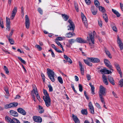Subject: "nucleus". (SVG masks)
<instances>
[{
	"label": "nucleus",
	"mask_w": 123,
	"mask_h": 123,
	"mask_svg": "<svg viewBox=\"0 0 123 123\" xmlns=\"http://www.w3.org/2000/svg\"><path fill=\"white\" fill-rule=\"evenodd\" d=\"M112 12L116 15L117 17H119L121 15L116 10H114L113 9H112Z\"/></svg>",
	"instance_id": "obj_27"
},
{
	"label": "nucleus",
	"mask_w": 123,
	"mask_h": 123,
	"mask_svg": "<svg viewBox=\"0 0 123 123\" xmlns=\"http://www.w3.org/2000/svg\"><path fill=\"white\" fill-rule=\"evenodd\" d=\"M112 29L114 31H115L116 32H117V30L116 27L113 26L112 27Z\"/></svg>",
	"instance_id": "obj_60"
},
{
	"label": "nucleus",
	"mask_w": 123,
	"mask_h": 123,
	"mask_svg": "<svg viewBox=\"0 0 123 123\" xmlns=\"http://www.w3.org/2000/svg\"><path fill=\"white\" fill-rule=\"evenodd\" d=\"M39 112L40 113H42L44 112V110L42 107L40 106V105H38Z\"/></svg>",
	"instance_id": "obj_29"
},
{
	"label": "nucleus",
	"mask_w": 123,
	"mask_h": 123,
	"mask_svg": "<svg viewBox=\"0 0 123 123\" xmlns=\"http://www.w3.org/2000/svg\"><path fill=\"white\" fill-rule=\"evenodd\" d=\"M96 106L99 109L101 108V107L99 105L98 103H96L95 104Z\"/></svg>",
	"instance_id": "obj_63"
},
{
	"label": "nucleus",
	"mask_w": 123,
	"mask_h": 123,
	"mask_svg": "<svg viewBox=\"0 0 123 123\" xmlns=\"http://www.w3.org/2000/svg\"><path fill=\"white\" fill-rule=\"evenodd\" d=\"M32 92H33L36 95L37 93H38V92L37 91V88H36V89H35V88H34L32 90Z\"/></svg>",
	"instance_id": "obj_47"
},
{
	"label": "nucleus",
	"mask_w": 123,
	"mask_h": 123,
	"mask_svg": "<svg viewBox=\"0 0 123 123\" xmlns=\"http://www.w3.org/2000/svg\"><path fill=\"white\" fill-rule=\"evenodd\" d=\"M100 95V96H99V97L100 98V100H101V102L103 103L104 104H105V102H104V98H103V96H101V95Z\"/></svg>",
	"instance_id": "obj_50"
},
{
	"label": "nucleus",
	"mask_w": 123,
	"mask_h": 123,
	"mask_svg": "<svg viewBox=\"0 0 123 123\" xmlns=\"http://www.w3.org/2000/svg\"><path fill=\"white\" fill-rule=\"evenodd\" d=\"M9 112L10 114L12 116L15 117H18V113L16 111L11 110Z\"/></svg>",
	"instance_id": "obj_20"
},
{
	"label": "nucleus",
	"mask_w": 123,
	"mask_h": 123,
	"mask_svg": "<svg viewBox=\"0 0 123 123\" xmlns=\"http://www.w3.org/2000/svg\"><path fill=\"white\" fill-rule=\"evenodd\" d=\"M105 52L108 57L110 58H111L112 56L111 55L110 53L108 50L106 49L105 50Z\"/></svg>",
	"instance_id": "obj_34"
},
{
	"label": "nucleus",
	"mask_w": 123,
	"mask_h": 123,
	"mask_svg": "<svg viewBox=\"0 0 123 123\" xmlns=\"http://www.w3.org/2000/svg\"><path fill=\"white\" fill-rule=\"evenodd\" d=\"M76 41L77 42L81 43H86V40L80 37L77 38Z\"/></svg>",
	"instance_id": "obj_11"
},
{
	"label": "nucleus",
	"mask_w": 123,
	"mask_h": 123,
	"mask_svg": "<svg viewBox=\"0 0 123 123\" xmlns=\"http://www.w3.org/2000/svg\"><path fill=\"white\" fill-rule=\"evenodd\" d=\"M114 65L116 69L118 72L120 74V77L122 78L123 77L119 65L117 62H115L114 63Z\"/></svg>",
	"instance_id": "obj_5"
},
{
	"label": "nucleus",
	"mask_w": 123,
	"mask_h": 123,
	"mask_svg": "<svg viewBox=\"0 0 123 123\" xmlns=\"http://www.w3.org/2000/svg\"><path fill=\"white\" fill-rule=\"evenodd\" d=\"M90 61L93 63H98L100 62V60L97 58H87Z\"/></svg>",
	"instance_id": "obj_8"
},
{
	"label": "nucleus",
	"mask_w": 123,
	"mask_h": 123,
	"mask_svg": "<svg viewBox=\"0 0 123 123\" xmlns=\"http://www.w3.org/2000/svg\"><path fill=\"white\" fill-rule=\"evenodd\" d=\"M55 42L58 46L60 47L61 46H62V45L58 41H55Z\"/></svg>",
	"instance_id": "obj_61"
},
{
	"label": "nucleus",
	"mask_w": 123,
	"mask_h": 123,
	"mask_svg": "<svg viewBox=\"0 0 123 123\" xmlns=\"http://www.w3.org/2000/svg\"><path fill=\"white\" fill-rule=\"evenodd\" d=\"M108 80L109 82L112 85H114L115 84V81L113 80V79L110 76H109L108 77Z\"/></svg>",
	"instance_id": "obj_22"
},
{
	"label": "nucleus",
	"mask_w": 123,
	"mask_h": 123,
	"mask_svg": "<svg viewBox=\"0 0 123 123\" xmlns=\"http://www.w3.org/2000/svg\"><path fill=\"white\" fill-rule=\"evenodd\" d=\"M17 10V8L15 7L14 8L12 13V14L11 16V18L12 19L14 18L16 14Z\"/></svg>",
	"instance_id": "obj_15"
},
{
	"label": "nucleus",
	"mask_w": 123,
	"mask_h": 123,
	"mask_svg": "<svg viewBox=\"0 0 123 123\" xmlns=\"http://www.w3.org/2000/svg\"><path fill=\"white\" fill-rule=\"evenodd\" d=\"M37 11L39 12L41 15L43 14V11L40 8H39L38 9Z\"/></svg>",
	"instance_id": "obj_51"
},
{
	"label": "nucleus",
	"mask_w": 123,
	"mask_h": 123,
	"mask_svg": "<svg viewBox=\"0 0 123 123\" xmlns=\"http://www.w3.org/2000/svg\"><path fill=\"white\" fill-rule=\"evenodd\" d=\"M89 110L91 113L93 114H94V109L92 105L91 102H90L89 103Z\"/></svg>",
	"instance_id": "obj_13"
},
{
	"label": "nucleus",
	"mask_w": 123,
	"mask_h": 123,
	"mask_svg": "<svg viewBox=\"0 0 123 123\" xmlns=\"http://www.w3.org/2000/svg\"><path fill=\"white\" fill-rule=\"evenodd\" d=\"M120 6L121 8V9L122 10L123 12V4L121 3H120Z\"/></svg>",
	"instance_id": "obj_64"
},
{
	"label": "nucleus",
	"mask_w": 123,
	"mask_h": 123,
	"mask_svg": "<svg viewBox=\"0 0 123 123\" xmlns=\"http://www.w3.org/2000/svg\"><path fill=\"white\" fill-rule=\"evenodd\" d=\"M117 41L118 44L121 50H122L123 49V44L122 42L121 41L119 37L118 36L117 38Z\"/></svg>",
	"instance_id": "obj_16"
},
{
	"label": "nucleus",
	"mask_w": 123,
	"mask_h": 123,
	"mask_svg": "<svg viewBox=\"0 0 123 123\" xmlns=\"http://www.w3.org/2000/svg\"><path fill=\"white\" fill-rule=\"evenodd\" d=\"M106 70L107 69L105 68H104L103 69H102L100 71L101 72L104 73L105 74Z\"/></svg>",
	"instance_id": "obj_52"
},
{
	"label": "nucleus",
	"mask_w": 123,
	"mask_h": 123,
	"mask_svg": "<svg viewBox=\"0 0 123 123\" xmlns=\"http://www.w3.org/2000/svg\"><path fill=\"white\" fill-rule=\"evenodd\" d=\"M89 36L90 37H87V40L89 41L90 39L92 43L93 44H94V42L93 36H92V34H89Z\"/></svg>",
	"instance_id": "obj_18"
},
{
	"label": "nucleus",
	"mask_w": 123,
	"mask_h": 123,
	"mask_svg": "<svg viewBox=\"0 0 123 123\" xmlns=\"http://www.w3.org/2000/svg\"><path fill=\"white\" fill-rule=\"evenodd\" d=\"M71 87L72 88L73 90H74V92L75 93H77V91L75 90V88L74 87V86L73 84H71Z\"/></svg>",
	"instance_id": "obj_53"
},
{
	"label": "nucleus",
	"mask_w": 123,
	"mask_h": 123,
	"mask_svg": "<svg viewBox=\"0 0 123 123\" xmlns=\"http://www.w3.org/2000/svg\"><path fill=\"white\" fill-rule=\"evenodd\" d=\"M81 15L82 21L84 23L86 27L87 26V21L86 18L82 12L81 13Z\"/></svg>",
	"instance_id": "obj_14"
},
{
	"label": "nucleus",
	"mask_w": 123,
	"mask_h": 123,
	"mask_svg": "<svg viewBox=\"0 0 123 123\" xmlns=\"http://www.w3.org/2000/svg\"><path fill=\"white\" fill-rule=\"evenodd\" d=\"M103 16L105 22L106 23H107L108 21V18L106 13H104L103 14Z\"/></svg>",
	"instance_id": "obj_28"
},
{
	"label": "nucleus",
	"mask_w": 123,
	"mask_h": 123,
	"mask_svg": "<svg viewBox=\"0 0 123 123\" xmlns=\"http://www.w3.org/2000/svg\"><path fill=\"white\" fill-rule=\"evenodd\" d=\"M3 69L5 71V73L6 74H8L9 73V71L8 68L6 66H4Z\"/></svg>",
	"instance_id": "obj_36"
},
{
	"label": "nucleus",
	"mask_w": 123,
	"mask_h": 123,
	"mask_svg": "<svg viewBox=\"0 0 123 123\" xmlns=\"http://www.w3.org/2000/svg\"><path fill=\"white\" fill-rule=\"evenodd\" d=\"M33 118L34 121L37 123H41L42 122V118L39 116H34Z\"/></svg>",
	"instance_id": "obj_12"
},
{
	"label": "nucleus",
	"mask_w": 123,
	"mask_h": 123,
	"mask_svg": "<svg viewBox=\"0 0 123 123\" xmlns=\"http://www.w3.org/2000/svg\"><path fill=\"white\" fill-rule=\"evenodd\" d=\"M6 121L9 123H20L18 119L13 117L11 119L8 116H6L5 117Z\"/></svg>",
	"instance_id": "obj_3"
},
{
	"label": "nucleus",
	"mask_w": 123,
	"mask_h": 123,
	"mask_svg": "<svg viewBox=\"0 0 123 123\" xmlns=\"http://www.w3.org/2000/svg\"><path fill=\"white\" fill-rule=\"evenodd\" d=\"M72 117L75 123H80V122L78 118L74 114L72 115Z\"/></svg>",
	"instance_id": "obj_21"
},
{
	"label": "nucleus",
	"mask_w": 123,
	"mask_h": 123,
	"mask_svg": "<svg viewBox=\"0 0 123 123\" xmlns=\"http://www.w3.org/2000/svg\"><path fill=\"white\" fill-rule=\"evenodd\" d=\"M79 64L80 70L81 74L82 75H84V69L82 68V63L80 61L79 62Z\"/></svg>",
	"instance_id": "obj_23"
},
{
	"label": "nucleus",
	"mask_w": 123,
	"mask_h": 123,
	"mask_svg": "<svg viewBox=\"0 0 123 123\" xmlns=\"http://www.w3.org/2000/svg\"><path fill=\"white\" fill-rule=\"evenodd\" d=\"M10 43L11 44H13L14 43V41L12 39H11L10 38H7Z\"/></svg>",
	"instance_id": "obj_38"
},
{
	"label": "nucleus",
	"mask_w": 123,
	"mask_h": 123,
	"mask_svg": "<svg viewBox=\"0 0 123 123\" xmlns=\"http://www.w3.org/2000/svg\"><path fill=\"white\" fill-rule=\"evenodd\" d=\"M75 41V40L74 39H71L69 40L68 42L70 44H72Z\"/></svg>",
	"instance_id": "obj_45"
},
{
	"label": "nucleus",
	"mask_w": 123,
	"mask_h": 123,
	"mask_svg": "<svg viewBox=\"0 0 123 123\" xmlns=\"http://www.w3.org/2000/svg\"><path fill=\"white\" fill-rule=\"evenodd\" d=\"M119 85L121 87L123 86V79H121L119 81Z\"/></svg>",
	"instance_id": "obj_44"
},
{
	"label": "nucleus",
	"mask_w": 123,
	"mask_h": 123,
	"mask_svg": "<svg viewBox=\"0 0 123 123\" xmlns=\"http://www.w3.org/2000/svg\"><path fill=\"white\" fill-rule=\"evenodd\" d=\"M5 109H7L9 108H11V107L10 106V104H9L6 105L5 106Z\"/></svg>",
	"instance_id": "obj_58"
},
{
	"label": "nucleus",
	"mask_w": 123,
	"mask_h": 123,
	"mask_svg": "<svg viewBox=\"0 0 123 123\" xmlns=\"http://www.w3.org/2000/svg\"><path fill=\"white\" fill-rule=\"evenodd\" d=\"M0 26L2 28H4L3 25V21L2 18H0Z\"/></svg>",
	"instance_id": "obj_35"
},
{
	"label": "nucleus",
	"mask_w": 123,
	"mask_h": 123,
	"mask_svg": "<svg viewBox=\"0 0 123 123\" xmlns=\"http://www.w3.org/2000/svg\"><path fill=\"white\" fill-rule=\"evenodd\" d=\"M57 79L59 82L61 84L63 83V81L62 78L60 77L59 76L57 77Z\"/></svg>",
	"instance_id": "obj_42"
},
{
	"label": "nucleus",
	"mask_w": 123,
	"mask_h": 123,
	"mask_svg": "<svg viewBox=\"0 0 123 123\" xmlns=\"http://www.w3.org/2000/svg\"><path fill=\"white\" fill-rule=\"evenodd\" d=\"M41 76L42 77V79L44 82L45 80V76L44 74L42 73L41 74Z\"/></svg>",
	"instance_id": "obj_55"
},
{
	"label": "nucleus",
	"mask_w": 123,
	"mask_h": 123,
	"mask_svg": "<svg viewBox=\"0 0 123 123\" xmlns=\"http://www.w3.org/2000/svg\"><path fill=\"white\" fill-rule=\"evenodd\" d=\"M86 77L88 80H90L91 79V76L90 74H87Z\"/></svg>",
	"instance_id": "obj_57"
},
{
	"label": "nucleus",
	"mask_w": 123,
	"mask_h": 123,
	"mask_svg": "<svg viewBox=\"0 0 123 123\" xmlns=\"http://www.w3.org/2000/svg\"><path fill=\"white\" fill-rule=\"evenodd\" d=\"M81 112L82 114L86 115L87 114V109H82L81 111Z\"/></svg>",
	"instance_id": "obj_30"
},
{
	"label": "nucleus",
	"mask_w": 123,
	"mask_h": 123,
	"mask_svg": "<svg viewBox=\"0 0 123 123\" xmlns=\"http://www.w3.org/2000/svg\"><path fill=\"white\" fill-rule=\"evenodd\" d=\"M48 87L49 88V91L50 92H52L53 91V89L52 87L50 85H48Z\"/></svg>",
	"instance_id": "obj_48"
},
{
	"label": "nucleus",
	"mask_w": 123,
	"mask_h": 123,
	"mask_svg": "<svg viewBox=\"0 0 123 123\" xmlns=\"http://www.w3.org/2000/svg\"><path fill=\"white\" fill-rule=\"evenodd\" d=\"M47 70L48 77L52 82H54L55 80L54 78V72L53 70L49 68H47Z\"/></svg>",
	"instance_id": "obj_2"
},
{
	"label": "nucleus",
	"mask_w": 123,
	"mask_h": 123,
	"mask_svg": "<svg viewBox=\"0 0 123 123\" xmlns=\"http://www.w3.org/2000/svg\"><path fill=\"white\" fill-rule=\"evenodd\" d=\"M67 28L68 30L72 31L73 32L75 28L74 24L69 25L67 26Z\"/></svg>",
	"instance_id": "obj_19"
},
{
	"label": "nucleus",
	"mask_w": 123,
	"mask_h": 123,
	"mask_svg": "<svg viewBox=\"0 0 123 123\" xmlns=\"http://www.w3.org/2000/svg\"><path fill=\"white\" fill-rule=\"evenodd\" d=\"M66 60L67 61V62H68L70 63L71 64L72 62L71 60L68 57L66 59Z\"/></svg>",
	"instance_id": "obj_54"
},
{
	"label": "nucleus",
	"mask_w": 123,
	"mask_h": 123,
	"mask_svg": "<svg viewBox=\"0 0 123 123\" xmlns=\"http://www.w3.org/2000/svg\"><path fill=\"white\" fill-rule=\"evenodd\" d=\"M89 85L91 87V89L92 91V93L93 95H94L95 94V92H94L95 88L93 85H92V83H89Z\"/></svg>",
	"instance_id": "obj_25"
},
{
	"label": "nucleus",
	"mask_w": 123,
	"mask_h": 123,
	"mask_svg": "<svg viewBox=\"0 0 123 123\" xmlns=\"http://www.w3.org/2000/svg\"><path fill=\"white\" fill-rule=\"evenodd\" d=\"M68 23L70 24L69 25L74 24V23H73L72 20L70 19L68 20Z\"/></svg>",
	"instance_id": "obj_59"
},
{
	"label": "nucleus",
	"mask_w": 123,
	"mask_h": 123,
	"mask_svg": "<svg viewBox=\"0 0 123 123\" xmlns=\"http://www.w3.org/2000/svg\"><path fill=\"white\" fill-rule=\"evenodd\" d=\"M79 91L80 92H82L83 90V87L81 84H80L79 85Z\"/></svg>",
	"instance_id": "obj_46"
},
{
	"label": "nucleus",
	"mask_w": 123,
	"mask_h": 123,
	"mask_svg": "<svg viewBox=\"0 0 123 123\" xmlns=\"http://www.w3.org/2000/svg\"><path fill=\"white\" fill-rule=\"evenodd\" d=\"M74 6L76 11L78 12L79 11L77 3L75 2H74Z\"/></svg>",
	"instance_id": "obj_37"
},
{
	"label": "nucleus",
	"mask_w": 123,
	"mask_h": 123,
	"mask_svg": "<svg viewBox=\"0 0 123 123\" xmlns=\"http://www.w3.org/2000/svg\"><path fill=\"white\" fill-rule=\"evenodd\" d=\"M94 3L96 7H98V6L99 5V3L98 1L97 0H95L94 1Z\"/></svg>",
	"instance_id": "obj_43"
},
{
	"label": "nucleus",
	"mask_w": 123,
	"mask_h": 123,
	"mask_svg": "<svg viewBox=\"0 0 123 123\" xmlns=\"http://www.w3.org/2000/svg\"><path fill=\"white\" fill-rule=\"evenodd\" d=\"M25 26L26 27L27 29H29L30 26L29 19L28 15L25 16Z\"/></svg>",
	"instance_id": "obj_7"
},
{
	"label": "nucleus",
	"mask_w": 123,
	"mask_h": 123,
	"mask_svg": "<svg viewBox=\"0 0 123 123\" xmlns=\"http://www.w3.org/2000/svg\"><path fill=\"white\" fill-rule=\"evenodd\" d=\"M35 47L37 48L38 49H39V50L40 51H41L42 49V48L39 45L37 44L35 46Z\"/></svg>",
	"instance_id": "obj_49"
},
{
	"label": "nucleus",
	"mask_w": 123,
	"mask_h": 123,
	"mask_svg": "<svg viewBox=\"0 0 123 123\" xmlns=\"http://www.w3.org/2000/svg\"><path fill=\"white\" fill-rule=\"evenodd\" d=\"M100 90L99 93V96L101 95V96H105L106 95V93L105 91L106 89L102 85H101L100 87Z\"/></svg>",
	"instance_id": "obj_4"
},
{
	"label": "nucleus",
	"mask_w": 123,
	"mask_h": 123,
	"mask_svg": "<svg viewBox=\"0 0 123 123\" xmlns=\"http://www.w3.org/2000/svg\"><path fill=\"white\" fill-rule=\"evenodd\" d=\"M14 31V30H11V32L10 33L9 36L8 35H6V37L7 38H10V37L12 36L13 32Z\"/></svg>",
	"instance_id": "obj_39"
},
{
	"label": "nucleus",
	"mask_w": 123,
	"mask_h": 123,
	"mask_svg": "<svg viewBox=\"0 0 123 123\" xmlns=\"http://www.w3.org/2000/svg\"><path fill=\"white\" fill-rule=\"evenodd\" d=\"M104 61L105 64L107 67L109 68L110 70L113 71V70L112 69L113 67L112 65H110L111 64L110 62L108 60L106 59H104Z\"/></svg>",
	"instance_id": "obj_6"
},
{
	"label": "nucleus",
	"mask_w": 123,
	"mask_h": 123,
	"mask_svg": "<svg viewBox=\"0 0 123 123\" xmlns=\"http://www.w3.org/2000/svg\"><path fill=\"white\" fill-rule=\"evenodd\" d=\"M18 59L23 63L25 64L26 63V62L24 60H23L22 58L20 57H18Z\"/></svg>",
	"instance_id": "obj_41"
},
{
	"label": "nucleus",
	"mask_w": 123,
	"mask_h": 123,
	"mask_svg": "<svg viewBox=\"0 0 123 123\" xmlns=\"http://www.w3.org/2000/svg\"><path fill=\"white\" fill-rule=\"evenodd\" d=\"M10 105L11 108L17 106L18 105V103L17 102H13L10 104Z\"/></svg>",
	"instance_id": "obj_31"
},
{
	"label": "nucleus",
	"mask_w": 123,
	"mask_h": 123,
	"mask_svg": "<svg viewBox=\"0 0 123 123\" xmlns=\"http://www.w3.org/2000/svg\"><path fill=\"white\" fill-rule=\"evenodd\" d=\"M84 61L85 63L88 66H92V63L89 62L87 60L84 59Z\"/></svg>",
	"instance_id": "obj_32"
},
{
	"label": "nucleus",
	"mask_w": 123,
	"mask_h": 123,
	"mask_svg": "<svg viewBox=\"0 0 123 123\" xmlns=\"http://www.w3.org/2000/svg\"><path fill=\"white\" fill-rule=\"evenodd\" d=\"M43 92L45 96H43V99L45 102L46 106L47 107H49L51 105L50 98L46 90L44 89Z\"/></svg>",
	"instance_id": "obj_1"
},
{
	"label": "nucleus",
	"mask_w": 123,
	"mask_h": 123,
	"mask_svg": "<svg viewBox=\"0 0 123 123\" xmlns=\"http://www.w3.org/2000/svg\"><path fill=\"white\" fill-rule=\"evenodd\" d=\"M6 29L9 31L10 28V19L7 17H6Z\"/></svg>",
	"instance_id": "obj_9"
},
{
	"label": "nucleus",
	"mask_w": 123,
	"mask_h": 123,
	"mask_svg": "<svg viewBox=\"0 0 123 123\" xmlns=\"http://www.w3.org/2000/svg\"><path fill=\"white\" fill-rule=\"evenodd\" d=\"M62 16L64 20L65 21H67L69 18V16L65 14H62Z\"/></svg>",
	"instance_id": "obj_26"
},
{
	"label": "nucleus",
	"mask_w": 123,
	"mask_h": 123,
	"mask_svg": "<svg viewBox=\"0 0 123 123\" xmlns=\"http://www.w3.org/2000/svg\"><path fill=\"white\" fill-rule=\"evenodd\" d=\"M97 8L94 6H92L91 7V11L92 14L94 15H96L97 12Z\"/></svg>",
	"instance_id": "obj_10"
},
{
	"label": "nucleus",
	"mask_w": 123,
	"mask_h": 123,
	"mask_svg": "<svg viewBox=\"0 0 123 123\" xmlns=\"http://www.w3.org/2000/svg\"><path fill=\"white\" fill-rule=\"evenodd\" d=\"M98 7L99 8V10L102 12H104L105 11L104 8L102 6H98Z\"/></svg>",
	"instance_id": "obj_33"
},
{
	"label": "nucleus",
	"mask_w": 123,
	"mask_h": 123,
	"mask_svg": "<svg viewBox=\"0 0 123 123\" xmlns=\"http://www.w3.org/2000/svg\"><path fill=\"white\" fill-rule=\"evenodd\" d=\"M73 35L72 32H69L67 33L66 37H68L70 38Z\"/></svg>",
	"instance_id": "obj_40"
},
{
	"label": "nucleus",
	"mask_w": 123,
	"mask_h": 123,
	"mask_svg": "<svg viewBox=\"0 0 123 123\" xmlns=\"http://www.w3.org/2000/svg\"><path fill=\"white\" fill-rule=\"evenodd\" d=\"M56 41H61L63 40L62 38L61 37H58L56 38Z\"/></svg>",
	"instance_id": "obj_62"
},
{
	"label": "nucleus",
	"mask_w": 123,
	"mask_h": 123,
	"mask_svg": "<svg viewBox=\"0 0 123 123\" xmlns=\"http://www.w3.org/2000/svg\"><path fill=\"white\" fill-rule=\"evenodd\" d=\"M17 111L18 112L23 115L25 116L26 115V112L25 111L21 108H19L18 109Z\"/></svg>",
	"instance_id": "obj_17"
},
{
	"label": "nucleus",
	"mask_w": 123,
	"mask_h": 123,
	"mask_svg": "<svg viewBox=\"0 0 123 123\" xmlns=\"http://www.w3.org/2000/svg\"><path fill=\"white\" fill-rule=\"evenodd\" d=\"M86 3L87 5H89L91 3L90 0H85Z\"/></svg>",
	"instance_id": "obj_56"
},
{
	"label": "nucleus",
	"mask_w": 123,
	"mask_h": 123,
	"mask_svg": "<svg viewBox=\"0 0 123 123\" xmlns=\"http://www.w3.org/2000/svg\"><path fill=\"white\" fill-rule=\"evenodd\" d=\"M102 78L104 84L107 85H108V82L107 81V79L106 77V76L104 75H103L102 76Z\"/></svg>",
	"instance_id": "obj_24"
}]
</instances>
